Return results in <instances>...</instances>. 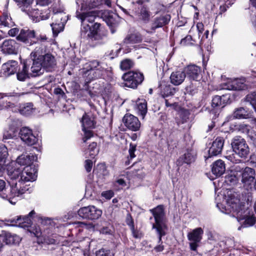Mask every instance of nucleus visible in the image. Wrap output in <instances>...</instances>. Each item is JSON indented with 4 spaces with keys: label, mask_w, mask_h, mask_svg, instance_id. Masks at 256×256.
<instances>
[{
    "label": "nucleus",
    "mask_w": 256,
    "mask_h": 256,
    "mask_svg": "<svg viewBox=\"0 0 256 256\" xmlns=\"http://www.w3.org/2000/svg\"><path fill=\"white\" fill-rule=\"evenodd\" d=\"M196 157V152L192 150H188L180 158L178 162L180 164V160H183L184 163L190 164L195 160Z\"/></svg>",
    "instance_id": "obj_34"
},
{
    "label": "nucleus",
    "mask_w": 256,
    "mask_h": 256,
    "mask_svg": "<svg viewBox=\"0 0 256 256\" xmlns=\"http://www.w3.org/2000/svg\"><path fill=\"white\" fill-rule=\"evenodd\" d=\"M20 135L21 140L29 146L34 145L38 140V138L33 134L32 130L27 127H23L20 129Z\"/></svg>",
    "instance_id": "obj_19"
},
{
    "label": "nucleus",
    "mask_w": 256,
    "mask_h": 256,
    "mask_svg": "<svg viewBox=\"0 0 256 256\" xmlns=\"http://www.w3.org/2000/svg\"><path fill=\"white\" fill-rule=\"evenodd\" d=\"M81 122L82 124V130L84 132L82 140L84 142H86L87 140L93 136L92 130L89 129L94 128V117L92 114L90 115L85 114L82 118Z\"/></svg>",
    "instance_id": "obj_11"
},
{
    "label": "nucleus",
    "mask_w": 256,
    "mask_h": 256,
    "mask_svg": "<svg viewBox=\"0 0 256 256\" xmlns=\"http://www.w3.org/2000/svg\"><path fill=\"white\" fill-rule=\"evenodd\" d=\"M224 140L222 138H217L212 142L208 150V157L217 156L220 154L223 148Z\"/></svg>",
    "instance_id": "obj_26"
},
{
    "label": "nucleus",
    "mask_w": 256,
    "mask_h": 256,
    "mask_svg": "<svg viewBox=\"0 0 256 256\" xmlns=\"http://www.w3.org/2000/svg\"><path fill=\"white\" fill-rule=\"evenodd\" d=\"M116 14L110 11H105L102 16L104 20L110 26H114L116 23Z\"/></svg>",
    "instance_id": "obj_38"
},
{
    "label": "nucleus",
    "mask_w": 256,
    "mask_h": 256,
    "mask_svg": "<svg viewBox=\"0 0 256 256\" xmlns=\"http://www.w3.org/2000/svg\"><path fill=\"white\" fill-rule=\"evenodd\" d=\"M134 62L130 59H125L120 62V67L122 70L130 69L134 66Z\"/></svg>",
    "instance_id": "obj_49"
},
{
    "label": "nucleus",
    "mask_w": 256,
    "mask_h": 256,
    "mask_svg": "<svg viewBox=\"0 0 256 256\" xmlns=\"http://www.w3.org/2000/svg\"><path fill=\"white\" fill-rule=\"evenodd\" d=\"M225 158L232 163L238 164L240 162V160L236 158L234 154H230L225 156Z\"/></svg>",
    "instance_id": "obj_57"
},
{
    "label": "nucleus",
    "mask_w": 256,
    "mask_h": 256,
    "mask_svg": "<svg viewBox=\"0 0 256 256\" xmlns=\"http://www.w3.org/2000/svg\"><path fill=\"white\" fill-rule=\"evenodd\" d=\"M2 235L4 236V242L6 244H16L18 243L20 240L17 235L6 232H2Z\"/></svg>",
    "instance_id": "obj_37"
},
{
    "label": "nucleus",
    "mask_w": 256,
    "mask_h": 256,
    "mask_svg": "<svg viewBox=\"0 0 256 256\" xmlns=\"http://www.w3.org/2000/svg\"><path fill=\"white\" fill-rule=\"evenodd\" d=\"M5 181L0 179V196L4 199L8 200L12 204H15L16 202V201L12 200L13 199L20 196L24 193V189H18V183L10 184V188L8 193Z\"/></svg>",
    "instance_id": "obj_6"
},
{
    "label": "nucleus",
    "mask_w": 256,
    "mask_h": 256,
    "mask_svg": "<svg viewBox=\"0 0 256 256\" xmlns=\"http://www.w3.org/2000/svg\"><path fill=\"white\" fill-rule=\"evenodd\" d=\"M96 256H114V254L110 250L101 248L96 252Z\"/></svg>",
    "instance_id": "obj_53"
},
{
    "label": "nucleus",
    "mask_w": 256,
    "mask_h": 256,
    "mask_svg": "<svg viewBox=\"0 0 256 256\" xmlns=\"http://www.w3.org/2000/svg\"><path fill=\"white\" fill-rule=\"evenodd\" d=\"M36 214L35 212L32 210L28 215L25 216H18L16 218H14L10 220L12 225L24 228H28V230L34 234L35 236L38 238L42 236L41 228L38 226H32V219Z\"/></svg>",
    "instance_id": "obj_2"
},
{
    "label": "nucleus",
    "mask_w": 256,
    "mask_h": 256,
    "mask_svg": "<svg viewBox=\"0 0 256 256\" xmlns=\"http://www.w3.org/2000/svg\"><path fill=\"white\" fill-rule=\"evenodd\" d=\"M18 67V62L11 60L4 64L0 70V76L7 77L14 74Z\"/></svg>",
    "instance_id": "obj_18"
},
{
    "label": "nucleus",
    "mask_w": 256,
    "mask_h": 256,
    "mask_svg": "<svg viewBox=\"0 0 256 256\" xmlns=\"http://www.w3.org/2000/svg\"><path fill=\"white\" fill-rule=\"evenodd\" d=\"M76 16L82 22L85 20L89 22H92L96 16V13L94 11L83 12L78 8L76 12Z\"/></svg>",
    "instance_id": "obj_27"
},
{
    "label": "nucleus",
    "mask_w": 256,
    "mask_h": 256,
    "mask_svg": "<svg viewBox=\"0 0 256 256\" xmlns=\"http://www.w3.org/2000/svg\"><path fill=\"white\" fill-rule=\"evenodd\" d=\"M238 178L234 174H230L226 176V181L231 184H234L238 182Z\"/></svg>",
    "instance_id": "obj_55"
},
{
    "label": "nucleus",
    "mask_w": 256,
    "mask_h": 256,
    "mask_svg": "<svg viewBox=\"0 0 256 256\" xmlns=\"http://www.w3.org/2000/svg\"><path fill=\"white\" fill-rule=\"evenodd\" d=\"M186 76V75L184 71L172 72L170 76V82L175 86H178L184 81Z\"/></svg>",
    "instance_id": "obj_30"
},
{
    "label": "nucleus",
    "mask_w": 256,
    "mask_h": 256,
    "mask_svg": "<svg viewBox=\"0 0 256 256\" xmlns=\"http://www.w3.org/2000/svg\"><path fill=\"white\" fill-rule=\"evenodd\" d=\"M233 80L228 79L226 82L222 83L220 86V90H234Z\"/></svg>",
    "instance_id": "obj_52"
},
{
    "label": "nucleus",
    "mask_w": 256,
    "mask_h": 256,
    "mask_svg": "<svg viewBox=\"0 0 256 256\" xmlns=\"http://www.w3.org/2000/svg\"><path fill=\"white\" fill-rule=\"evenodd\" d=\"M124 86L136 88L144 80L143 74L138 71H130L125 73L122 76Z\"/></svg>",
    "instance_id": "obj_8"
},
{
    "label": "nucleus",
    "mask_w": 256,
    "mask_h": 256,
    "mask_svg": "<svg viewBox=\"0 0 256 256\" xmlns=\"http://www.w3.org/2000/svg\"><path fill=\"white\" fill-rule=\"evenodd\" d=\"M233 116L234 118L238 119H247L250 117V113L242 107L236 109Z\"/></svg>",
    "instance_id": "obj_41"
},
{
    "label": "nucleus",
    "mask_w": 256,
    "mask_h": 256,
    "mask_svg": "<svg viewBox=\"0 0 256 256\" xmlns=\"http://www.w3.org/2000/svg\"><path fill=\"white\" fill-rule=\"evenodd\" d=\"M36 44L34 50L32 51L30 54L31 58H36L39 56L40 54L42 52L43 48L42 46V44L38 43L35 44Z\"/></svg>",
    "instance_id": "obj_50"
},
{
    "label": "nucleus",
    "mask_w": 256,
    "mask_h": 256,
    "mask_svg": "<svg viewBox=\"0 0 256 256\" xmlns=\"http://www.w3.org/2000/svg\"><path fill=\"white\" fill-rule=\"evenodd\" d=\"M100 24L98 22L95 23L92 28H90V31L89 34L90 35V40H97L100 38V35L98 34Z\"/></svg>",
    "instance_id": "obj_44"
},
{
    "label": "nucleus",
    "mask_w": 256,
    "mask_h": 256,
    "mask_svg": "<svg viewBox=\"0 0 256 256\" xmlns=\"http://www.w3.org/2000/svg\"><path fill=\"white\" fill-rule=\"evenodd\" d=\"M76 4L80 11L86 8H92L98 6L100 4L99 0H76Z\"/></svg>",
    "instance_id": "obj_28"
},
{
    "label": "nucleus",
    "mask_w": 256,
    "mask_h": 256,
    "mask_svg": "<svg viewBox=\"0 0 256 256\" xmlns=\"http://www.w3.org/2000/svg\"><path fill=\"white\" fill-rule=\"evenodd\" d=\"M14 25L11 17L6 13H4L0 17V28L6 27L10 28Z\"/></svg>",
    "instance_id": "obj_39"
},
{
    "label": "nucleus",
    "mask_w": 256,
    "mask_h": 256,
    "mask_svg": "<svg viewBox=\"0 0 256 256\" xmlns=\"http://www.w3.org/2000/svg\"><path fill=\"white\" fill-rule=\"evenodd\" d=\"M17 78L20 81H24L29 78L30 76V72H29V66L24 62L22 69H20L16 74Z\"/></svg>",
    "instance_id": "obj_32"
},
{
    "label": "nucleus",
    "mask_w": 256,
    "mask_h": 256,
    "mask_svg": "<svg viewBox=\"0 0 256 256\" xmlns=\"http://www.w3.org/2000/svg\"><path fill=\"white\" fill-rule=\"evenodd\" d=\"M135 110L138 115L141 116L144 118L147 112V102L144 99L138 98L136 102Z\"/></svg>",
    "instance_id": "obj_29"
},
{
    "label": "nucleus",
    "mask_w": 256,
    "mask_h": 256,
    "mask_svg": "<svg viewBox=\"0 0 256 256\" xmlns=\"http://www.w3.org/2000/svg\"><path fill=\"white\" fill-rule=\"evenodd\" d=\"M246 102H248L252 106H254L256 104V92H253L248 94L245 98Z\"/></svg>",
    "instance_id": "obj_51"
},
{
    "label": "nucleus",
    "mask_w": 256,
    "mask_h": 256,
    "mask_svg": "<svg viewBox=\"0 0 256 256\" xmlns=\"http://www.w3.org/2000/svg\"><path fill=\"white\" fill-rule=\"evenodd\" d=\"M136 146L132 144H130V148L128 150L129 152V156L128 157V158H130V159H132L134 158H135L136 155L134 154V152L136 151Z\"/></svg>",
    "instance_id": "obj_59"
},
{
    "label": "nucleus",
    "mask_w": 256,
    "mask_h": 256,
    "mask_svg": "<svg viewBox=\"0 0 256 256\" xmlns=\"http://www.w3.org/2000/svg\"><path fill=\"white\" fill-rule=\"evenodd\" d=\"M17 133V129L14 126H11L9 128L8 130H5L4 133V138L9 139L12 138L16 136Z\"/></svg>",
    "instance_id": "obj_46"
},
{
    "label": "nucleus",
    "mask_w": 256,
    "mask_h": 256,
    "mask_svg": "<svg viewBox=\"0 0 256 256\" xmlns=\"http://www.w3.org/2000/svg\"><path fill=\"white\" fill-rule=\"evenodd\" d=\"M64 11V8L63 6H60L59 8H57L56 6L53 8L54 18L60 20V22L58 20L57 22L50 24L54 35L55 36L62 31L64 28V23L66 22L65 18L66 16L65 14L63 13Z\"/></svg>",
    "instance_id": "obj_10"
},
{
    "label": "nucleus",
    "mask_w": 256,
    "mask_h": 256,
    "mask_svg": "<svg viewBox=\"0 0 256 256\" xmlns=\"http://www.w3.org/2000/svg\"><path fill=\"white\" fill-rule=\"evenodd\" d=\"M20 6L30 4L33 0H14Z\"/></svg>",
    "instance_id": "obj_60"
},
{
    "label": "nucleus",
    "mask_w": 256,
    "mask_h": 256,
    "mask_svg": "<svg viewBox=\"0 0 256 256\" xmlns=\"http://www.w3.org/2000/svg\"><path fill=\"white\" fill-rule=\"evenodd\" d=\"M114 196V192L112 190L104 191L102 193V196L106 199L110 200Z\"/></svg>",
    "instance_id": "obj_58"
},
{
    "label": "nucleus",
    "mask_w": 256,
    "mask_h": 256,
    "mask_svg": "<svg viewBox=\"0 0 256 256\" xmlns=\"http://www.w3.org/2000/svg\"><path fill=\"white\" fill-rule=\"evenodd\" d=\"M36 169L35 166H25L22 170L20 178L18 180V189H24V193L26 191H29V188H26L27 185L24 186V184L28 182H33L36 178Z\"/></svg>",
    "instance_id": "obj_7"
},
{
    "label": "nucleus",
    "mask_w": 256,
    "mask_h": 256,
    "mask_svg": "<svg viewBox=\"0 0 256 256\" xmlns=\"http://www.w3.org/2000/svg\"><path fill=\"white\" fill-rule=\"evenodd\" d=\"M160 94L164 98L172 96L176 92V89L170 85H166L164 86H160Z\"/></svg>",
    "instance_id": "obj_43"
},
{
    "label": "nucleus",
    "mask_w": 256,
    "mask_h": 256,
    "mask_svg": "<svg viewBox=\"0 0 256 256\" xmlns=\"http://www.w3.org/2000/svg\"><path fill=\"white\" fill-rule=\"evenodd\" d=\"M124 126L132 131H137L140 127V122L138 118L131 114H126L123 118Z\"/></svg>",
    "instance_id": "obj_20"
},
{
    "label": "nucleus",
    "mask_w": 256,
    "mask_h": 256,
    "mask_svg": "<svg viewBox=\"0 0 256 256\" xmlns=\"http://www.w3.org/2000/svg\"><path fill=\"white\" fill-rule=\"evenodd\" d=\"M236 130L240 133L247 136L256 148V132L249 124L241 123L236 126Z\"/></svg>",
    "instance_id": "obj_16"
},
{
    "label": "nucleus",
    "mask_w": 256,
    "mask_h": 256,
    "mask_svg": "<svg viewBox=\"0 0 256 256\" xmlns=\"http://www.w3.org/2000/svg\"><path fill=\"white\" fill-rule=\"evenodd\" d=\"M233 151L242 158L248 156L250 150L246 140L240 136H234L232 140Z\"/></svg>",
    "instance_id": "obj_9"
},
{
    "label": "nucleus",
    "mask_w": 256,
    "mask_h": 256,
    "mask_svg": "<svg viewBox=\"0 0 256 256\" xmlns=\"http://www.w3.org/2000/svg\"><path fill=\"white\" fill-rule=\"evenodd\" d=\"M18 110L22 115L29 116L34 112V109L33 108L32 104L29 102L20 106L18 108Z\"/></svg>",
    "instance_id": "obj_40"
},
{
    "label": "nucleus",
    "mask_w": 256,
    "mask_h": 256,
    "mask_svg": "<svg viewBox=\"0 0 256 256\" xmlns=\"http://www.w3.org/2000/svg\"><path fill=\"white\" fill-rule=\"evenodd\" d=\"M43 68L48 72L54 71L56 68V60L55 56L50 53H47L44 55L39 56Z\"/></svg>",
    "instance_id": "obj_14"
},
{
    "label": "nucleus",
    "mask_w": 256,
    "mask_h": 256,
    "mask_svg": "<svg viewBox=\"0 0 256 256\" xmlns=\"http://www.w3.org/2000/svg\"><path fill=\"white\" fill-rule=\"evenodd\" d=\"M52 0H37V4L41 6H46L48 5Z\"/></svg>",
    "instance_id": "obj_63"
},
{
    "label": "nucleus",
    "mask_w": 256,
    "mask_h": 256,
    "mask_svg": "<svg viewBox=\"0 0 256 256\" xmlns=\"http://www.w3.org/2000/svg\"><path fill=\"white\" fill-rule=\"evenodd\" d=\"M142 41V36L139 33L130 34L126 36L124 40V43L126 44H135L140 43Z\"/></svg>",
    "instance_id": "obj_35"
},
{
    "label": "nucleus",
    "mask_w": 256,
    "mask_h": 256,
    "mask_svg": "<svg viewBox=\"0 0 256 256\" xmlns=\"http://www.w3.org/2000/svg\"><path fill=\"white\" fill-rule=\"evenodd\" d=\"M234 170L236 171H240L241 182L244 190L250 193L256 190L255 170L254 169L248 166L244 168H240L236 166Z\"/></svg>",
    "instance_id": "obj_4"
},
{
    "label": "nucleus",
    "mask_w": 256,
    "mask_h": 256,
    "mask_svg": "<svg viewBox=\"0 0 256 256\" xmlns=\"http://www.w3.org/2000/svg\"><path fill=\"white\" fill-rule=\"evenodd\" d=\"M36 40V41H33V44H38L41 42H44L47 41V37L46 35L45 34H40L38 35L37 34H36V36L34 38Z\"/></svg>",
    "instance_id": "obj_56"
},
{
    "label": "nucleus",
    "mask_w": 256,
    "mask_h": 256,
    "mask_svg": "<svg viewBox=\"0 0 256 256\" xmlns=\"http://www.w3.org/2000/svg\"><path fill=\"white\" fill-rule=\"evenodd\" d=\"M8 174L9 178L12 180V182H10V184L18 183V180L20 178V174L22 173V170L16 166V163L14 161L12 162L7 167Z\"/></svg>",
    "instance_id": "obj_22"
},
{
    "label": "nucleus",
    "mask_w": 256,
    "mask_h": 256,
    "mask_svg": "<svg viewBox=\"0 0 256 256\" xmlns=\"http://www.w3.org/2000/svg\"><path fill=\"white\" fill-rule=\"evenodd\" d=\"M96 143L93 142L89 145L88 149L86 150V154H88L91 158H94L98 153V149L96 148Z\"/></svg>",
    "instance_id": "obj_45"
},
{
    "label": "nucleus",
    "mask_w": 256,
    "mask_h": 256,
    "mask_svg": "<svg viewBox=\"0 0 256 256\" xmlns=\"http://www.w3.org/2000/svg\"><path fill=\"white\" fill-rule=\"evenodd\" d=\"M8 156L7 148L4 144H0V170L2 168Z\"/></svg>",
    "instance_id": "obj_42"
},
{
    "label": "nucleus",
    "mask_w": 256,
    "mask_h": 256,
    "mask_svg": "<svg viewBox=\"0 0 256 256\" xmlns=\"http://www.w3.org/2000/svg\"><path fill=\"white\" fill-rule=\"evenodd\" d=\"M224 103L222 101V97L218 96H215L212 101V106L216 108L222 106Z\"/></svg>",
    "instance_id": "obj_54"
},
{
    "label": "nucleus",
    "mask_w": 256,
    "mask_h": 256,
    "mask_svg": "<svg viewBox=\"0 0 256 256\" xmlns=\"http://www.w3.org/2000/svg\"><path fill=\"white\" fill-rule=\"evenodd\" d=\"M196 28L198 33V38L200 39V36L204 30V26L202 22H198L196 24Z\"/></svg>",
    "instance_id": "obj_61"
},
{
    "label": "nucleus",
    "mask_w": 256,
    "mask_h": 256,
    "mask_svg": "<svg viewBox=\"0 0 256 256\" xmlns=\"http://www.w3.org/2000/svg\"><path fill=\"white\" fill-rule=\"evenodd\" d=\"M150 0H137L132 2V12L136 18L145 22H148L152 15L150 10Z\"/></svg>",
    "instance_id": "obj_5"
},
{
    "label": "nucleus",
    "mask_w": 256,
    "mask_h": 256,
    "mask_svg": "<svg viewBox=\"0 0 256 256\" xmlns=\"http://www.w3.org/2000/svg\"><path fill=\"white\" fill-rule=\"evenodd\" d=\"M36 36V32L33 30L28 28L22 29L19 34L16 36L17 40L27 45L33 44L32 38Z\"/></svg>",
    "instance_id": "obj_17"
},
{
    "label": "nucleus",
    "mask_w": 256,
    "mask_h": 256,
    "mask_svg": "<svg viewBox=\"0 0 256 256\" xmlns=\"http://www.w3.org/2000/svg\"><path fill=\"white\" fill-rule=\"evenodd\" d=\"M92 166V162L90 160H87L85 161L84 167L88 172H90Z\"/></svg>",
    "instance_id": "obj_62"
},
{
    "label": "nucleus",
    "mask_w": 256,
    "mask_h": 256,
    "mask_svg": "<svg viewBox=\"0 0 256 256\" xmlns=\"http://www.w3.org/2000/svg\"><path fill=\"white\" fill-rule=\"evenodd\" d=\"M90 31V30L89 25H82L80 30V36L82 38L90 39V35L89 34Z\"/></svg>",
    "instance_id": "obj_47"
},
{
    "label": "nucleus",
    "mask_w": 256,
    "mask_h": 256,
    "mask_svg": "<svg viewBox=\"0 0 256 256\" xmlns=\"http://www.w3.org/2000/svg\"><path fill=\"white\" fill-rule=\"evenodd\" d=\"M32 63L30 68L31 77H36L42 75L44 72L40 58H32Z\"/></svg>",
    "instance_id": "obj_25"
},
{
    "label": "nucleus",
    "mask_w": 256,
    "mask_h": 256,
    "mask_svg": "<svg viewBox=\"0 0 256 256\" xmlns=\"http://www.w3.org/2000/svg\"><path fill=\"white\" fill-rule=\"evenodd\" d=\"M78 212L82 218L91 220L98 219L102 214V210L94 206L82 208Z\"/></svg>",
    "instance_id": "obj_12"
},
{
    "label": "nucleus",
    "mask_w": 256,
    "mask_h": 256,
    "mask_svg": "<svg viewBox=\"0 0 256 256\" xmlns=\"http://www.w3.org/2000/svg\"><path fill=\"white\" fill-rule=\"evenodd\" d=\"M204 231L201 228L193 230L188 234V238L191 242L190 243V248L192 250L196 251L198 246V243L202 240Z\"/></svg>",
    "instance_id": "obj_13"
},
{
    "label": "nucleus",
    "mask_w": 256,
    "mask_h": 256,
    "mask_svg": "<svg viewBox=\"0 0 256 256\" xmlns=\"http://www.w3.org/2000/svg\"><path fill=\"white\" fill-rule=\"evenodd\" d=\"M171 18V16L168 14L161 15L156 16L152 21L150 27L146 31L148 33H154L157 28H162L168 24Z\"/></svg>",
    "instance_id": "obj_15"
},
{
    "label": "nucleus",
    "mask_w": 256,
    "mask_h": 256,
    "mask_svg": "<svg viewBox=\"0 0 256 256\" xmlns=\"http://www.w3.org/2000/svg\"><path fill=\"white\" fill-rule=\"evenodd\" d=\"M233 85H234V87H236V88H234V90H242L245 88V84H244V80H243L238 78L234 79Z\"/></svg>",
    "instance_id": "obj_48"
},
{
    "label": "nucleus",
    "mask_w": 256,
    "mask_h": 256,
    "mask_svg": "<svg viewBox=\"0 0 256 256\" xmlns=\"http://www.w3.org/2000/svg\"><path fill=\"white\" fill-rule=\"evenodd\" d=\"M184 72L190 80L198 81L200 78L201 68L195 64L188 66Z\"/></svg>",
    "instance_id": "obj_23"
},
{
    "label": "nucleus",
    "mask_w": 256,
    "mask_h": 256,
    "mask_svg": "<svg viewBox=\"0 0 256 256\" xmlns=\"http://www.w3.org/2000/svg\"><path fill=\"white\" fill-rule=\"evenodd\" d=\"M250 163L252 166L256 168V154H253L250 156Z\"/></svg>",
    "instance_id": "obj_64"
},
{
    "label": "nucleus",
    "mask_w": 256,
    "mask_h": 256,
    "mask_svg": "<svg viewBox=\"0 0 256 256\" xmlns=\"http://www.w3.org/2000/svg\"><path fill=\"white\" fill-rule=\"evenodd\" d=\"M225 170V164L222 160H218L213 164L212 172L216 176H220L224 172Z\"/></svg>",
    "instance_id": "obj_31"
},
{
    "label": "nucleus",
    "mask_w": 256,
    "mask_h": 256,
    "mask_svg": "<svg viewBox=\"0 0 256 256\" xmlns=\"http://www.w3.org/2000/svg\"><path fill=\"white\" fill-rule=\"evenodd\" d=\"M2 52L6 54H16L18 52V44L14 40H5L0 46Z\"/></svg>",
    "instance_id": "obj_21"
},
{
    "label": "nucleus",
    "mask_w": 256,
    "mask_h": 256,
    "mask_svg": "<svg viewBox=\"0 0 256 256\" xmlns=\"http://www.w3.org/2000/svg\"><path fill=\"white\" fill-rule=\"evenodd\" d=\"M100 66V62L97 60H92L86 63L83 67L84 74L86 76L91 71Z\"/></svg>",
    "instance_id": "obj_36"
},
{
    "label": "nucleus",
    "mask_w": 256,
    "mask_h": 256,
    "mask_svg": "<svg viewBox=\"0 0 256 256\" xmlns=\"http://www.w3.org/2000/svg\"><path fill=\"white\" fill-rule=\"evenodd\" d=\"M224 202L225 204L218 202L216 206L224 214L232 212L233 216H236L237 220L241 224L238 230H240L242 228L252 226L256 223L254 217L244 214L246 212L244 204L240 202L238 198L228 194L225 196Z\"/></svg>",
    "instance_id": "obj_1"
},
{
    "label": "nucleus",
    "mask_w": 256,
    "mask_h": 256,
    "mask_svg": "<svg viewBox=\"0 0 256 256\" xmlns=\"http://www.w3.org/2000/svg\"><path fill=\"white\" fill-rule=\"evenodd\" d=\"M104 68L101 66L91 71V72L87 74L88 82H90L94 79L101 78L104 76Z\"/></svg>",
    "instance_id": "obj_33"
},
{
    "label": "nucleus",
    "mask_w": 256,
    "mask_h": 256,
    "mask_svg": "<svg viewBox=\"0 0 256 256\" xmlns=\"http://www.w3.org/2000/svg\"><path fill=\"white\" fill-rule=\"evenodd\" d=\"M37 159L38 156L36 155L26 154L18 156L14 162L16 164H18L20 166H34L32 164Z\"/></svg>",
    "instance_id": "obj_24"
},
{
    "label": "nucleus",
    "mask_w": 256,
    "mask_h": 256,
    "mask_svg": "<svg viewBox=\"0 0 256 256\" xmlns=\"http://www.w3.org/2000/svg\"><path fill=\"white\" fill-rule=\"evenodd\" d=\"M155 223L152 224V228L156 229L158 235V243L162 242V238L166 234L167 226L164 221V210L162 205H158L156 208L150 209Z\"/></svg>",
    "instance_id": "obj_3"
}]
</instances>
